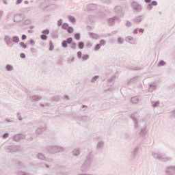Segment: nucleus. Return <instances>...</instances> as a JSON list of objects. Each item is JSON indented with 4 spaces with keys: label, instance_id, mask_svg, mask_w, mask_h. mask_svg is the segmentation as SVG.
<instances>
[{
    "label": "nucleus",
    "instance_id": "f257e3e1",
    "mask_svg": "<svg viewBox=\"0 0 175 175\" xmlns=\"http://www.w3.org/2000/svg\"><path fill=\"white\" fill-rule=\"evenodd\" d=\"M92 163V153L90 152L86 156V159L83 161V164L80 167V170L82 173H87L90 172L91 165Z\"/></svg>",
    "mask_w": 175,
    "mask_h": 175
},
{
    "label": "nucleus",
    "instance_id": "f03ea898",
    "mask_svg": "<svg viewBox=\"0 0 175 175\" xmlns=\"http://www.w3.org/2000/svg\"><path fill=\"white\" fill-rule=\"evenodd\" d=\"M62 47L63 49H68V45L70 44V47L71 50H76L77 49V44L73 42V38L69 37L66 40L62 41Z\"/></svg>",
    "mask_w": 175,
    "mask_h": 175
},
{
    "label": "nucleus",
    "instance_id": "7ed1b4c3",
    "mask_svg": "<svg viewBox=\"0 0 175 175\" xmlns=\"http://www.w3.org/2000/svg\"><path fill=\"white\" fill-rule=\"evenodd\" d=\"M45 149L49 154H57V152H64L65 151L63 147L57 145L47 146Z\"/></svg>",
    "mask_w": 175,
    "mask_h": 175
},
{
    "label": "nucleus",
    "instance_id": "20e7f679",
    "mask_svg": "<svg viewBox=\"0 0 175 175\" xmlns=\"http://www.w3.org/2000/svg\"><path fill=\"white\" fill-rule=\"evenodd\" d=\"M152 155L154 159H157L161 162H172L173 159L172 157L165 156L163 153L152 152Z\"/></svg>",
    "mask_w": 175,
    "mask_h": 175
},
{
    "label": "nucleus",
    "instance_id": "39448f33",
    "mask_svg": "<svg viewBox=\"0 0 175 175\" xmlns=\"http://www.w3.org/2000/svg\"><path fill=\"white\" fill-rule=\"evenodd\" d=\"M131 6L134 12L140 13L143 10V6L135 1H131Z\"/></svg>",
    "mask_w": 175,
    "mask_h": 175
},
{
    "label": "nucleus",
    "instance_id": "423d86ee",
    "mask_svg": "<svg viewBox=\"0 0 175 175\" xmlns=\"http://www.w3.org/2000/svg\"><path fill=\"white\" fill-rule=\"evenodd\" d=\"M137 114V113L135 112L131 115V118L133 121L135 129H139L140 128V122H139L138 120L136 119V117H135V116H136Z\"/></svg>",
    "mask_w": 175,
    "mask_h": 175
},
{
    "label": "nucleus",
    "instance_id": "0eeeda50",
    "mask_svg": "<svg viewBox=\"0 0 175 175\" xmlns=\"http://www.w3.org/2000/svg\"><path fill=\"white\" fill-rule=\"evenodd\" d=\"M165 175H175V165H169L165 169Z\"/></svg>",
    "mask_w": 175,
    "mask_h": 175
},
{
    "label": "nucleus",
    "instance_id": "6e6552de",
    "mask_svg": "<svg viewBox=\"0 0 175 175\" xmlns=\"http://www.w3.org/2000/svg\"><path fill=\"white\" fill-rule=\"evenodd\" d=\"M116 21H118V23H120V21H121V20L117 16H114L107 19V23L110 27H113V25H114V24H116Z\"/></svg>",
    "mask_w": 175,
    "mask_h": 175
},
{
    "label": "nucleus",
    "instance_id": "1a4fd4ad",
    "mask_svg": "<svg viewBox=\"0 0 175 175\" xmlns=\"http://www.w3.org/2000/svg\"><path fill=\"white\" fill-rule=\"evenodd\" d=\"M146 18V16L144 15H138L135 16L133 20V24H140L142 21H143Z\"/></svg>",
    "mask_w": 175,
    "mask_h": 175
},
{
    "label": "nucleus",
    "instance_id": "9d476101",
    "mask_svg": "<svg viewBox=\"0 0 175 175\" xmlns=\"http://www.w3.org/2000/svg\"><path fill=\"white\" fill-rule=\"evenodd\" d=\"M114 12L119 16V17H123L124 16V12L122 11V7L121 5H117L114 8Z\"/></svg>",
    "mask_w": 175,
    "mask_h": 175
},
{
    "label": "nucleus",
    "instance_id": "9b49d317",
    "mask_svg": "<svg viewBox=\"0 0 175 175\" xmlns=\"http://www.w3.org/2000/svg\"><path fill=\"white\" fill-rule=\"evenodd\" d=\"M139 150H140V147L136 146L131 151V159H136V157H137V154H139Z\"/></svg>",
    "mask_w": 175,
    "mask_h": 175
},
{
    "label": "nucleus",
    "instance_id": "f8f14e48",
    "mask_svg": "<svg viewBox=\"0 0 175 175\" xmlns=\"http://www.w3.org/2000/svg\"><path fill=\"white\" fill-rule=\"evenodd\" d=\"M24 20L23 15L21 14H18L14 16L13 21L14 23H21Z\"/></svg>",
    "mask_w": 175,
    "mask_h": 175
},
{
    "label": "nucleus",
    "instance_id": "ddd939ff",
    "mask_svg": "<svg viewBox=\"0 0 175 175\" xmlns=\"http://www.w3.org/2000/svg\"><path fill=\"white\" fill-rule=\"evenodd\" d=\"M116 79H117V74H114L113 76L110 77L107 79V84L109 87H111L113 84H114V81H116Z\"/></svg>",
    "mask_w": 175,
    "mask_h": 175
},
{
    "label": "nucleus",
    "instance_id": "4468645a",
    "mask_svg": "<svg viewBox=\"0 0 175 175\" xmlns=\"http://www.w3.org/2000/svg\"><path fill=\"white\" fill-rule=\"evenodd\" d=\"M18 151V146H8L7 147V152H17Z\"/></svg>",
    "mask_w": 175,
    "mask_h": 175
},
{
    "label": "nucleus",
    "instance_id": "2eb2a0df",
    "mask_svg": "<svg viewBox=\"0 0 175 175\" xmlns=\"http://www.w3.org/2000/svg\"><path fill=\"white\" fill-rule=\"evenodd\" d=\"M73 118H78L80 121H84L85 122H87V121H90V118L88 116H81V117H76V113L73 112L72 113Z\"/></svg>",
    "mask_w": 175,
    "mask_h": 175
},
{
    "label": "nucleus",
    "instance_id": "dca6fc26",
    "mask_svg": "<svg viewBox=\"0 0 175 175\" xmlns=\"http://www.w3.org/2000/svg\"><path fill=\"white\" fill-rule=\"evenodd\" d=\"M147 133V124H145L139 130V136H146Z\"/></svg>",
    "mask_w": 175,
    "mask_h": 175
},
{
    "label": "nucleus",
    "instance_id": "f3484780",
    "mask_svg": "<svg viewBox=\"0 0 175 175\" xmlns=\"http://www.w3.org/2000/svg\"><path fill=\"white\" fill-rule=\"evenodd\" d=\"M3 40L8 47H12V38L10 36H5Z\"/></svg>",
    "mask_w": 175,
    "mask_h": 175
},
{
    "label": "nucleus",
    "instance_id": "a211bd4d",
    "mask_svg": "<svg viewBox=\"0 0 175 175\" xmlns=\"http://www.w3.org/2000/svg\"><path fill=\"white\" fill-rule=\"evenodd\" d=\"M158 87V84L157 83L154 82L152 83H150L149 85V92H154L157 90V88Z\"/></svg>",
    "mask_w": 175,
    "mask_h": 175
},
{
    "label": "nucleus",
    "instance_id": "6ab92c4d",
    "mask_svg": "<svg viewBox=\"0 0 175 175\" xmlns=\"http://www.w3.org/2000/svg\"><path fill=\"white\" fill-rule=\"evenodd\" d=\"M42 99V96L40 95H33L30 96L31 102H39Z\"/></svg>",
    "mask_w": 175,
    "mask_h": 175
},
{
    "label": "nucleus",
    "instance_id": "aec40b11",
    "mask_svg": "<svg viewBox=\"0 0 175 175\" xmlns=\"http://www.w3.org/2000/svg\"><path fill=\"white\" fill-rule=\"evenodd\" d=\"M104 146H105V141L103 140L98 141L96 146V150H103Z\"/></svg>",
    "mask_w": 175,
    "mask_h": 175
},
{
    "label": "nucleus",
    "instance_id": "412c9836",
    "mask_svg": "<svg viewBox=\"0 0 175 175\" xmlns=\"http://www.w3.org/2000/svg\"><path fill=\"white\" fill-rule=\"evenodd\" d=\"M126 42H128L130 44H136V40L132 36H127L126 38Z\"/></svg>",
    "mask_w": 175,
    "mask_h": 175
},
{
    "label": "nucleus",
    "instance_id": "4be33fe9",
    "mask_svg": "<svg viewBox=\"0 0 175 175\" xmlns=\"http://www.w3.org/2000/svg\"><path fill=\"white\" fill-rule=\"evenodd\" d=\"M14 142H20V140H23V139H25V135H21L20 134H16L13 137Z\"/></svg>",
    "mask_w": 175,
    "mask_h": 175
},
{
    "label": "nucleus",
    "instance_id": "5701e85b",
    "mask_svg": "<svg viewBox=\"0 0 175 175\" xmlns=\"http://www.w3.org/2000/svg\"><path fill=\"white\" fill-rule=\"evenodd\" d=\"M98 8V5L95 3H90L86 5L88 10H95Z\"/></svg>",
    "mask_w": 175,
    "mask_h": 175
},
{
    "label": "nucleus",
    "instance_id": "b1692460",
    "mask_svg": "<svg viewBox=\"0 0 175 175\" xmlns=\"http://www.w3.org/2000/svg\"><path fill=\"white\" fill-rule=\"evenodd\" d=\"M89 36L91 38V39H93L94 40H98V39H100V38L99 35L93 32H89Z\"/></svg>",
    "mask_w": 175,
    "mask_h": 175
},
{
    "label": "nucleus",
    "instance_id": "393cba45",
    "mask_svg": "<svg viewBox=\"0 0 175 175\" xmlns=\"http://www.w3.org/2000/svg\"><path fill=\"white\" fill-rule=\"evenodd\" d=\"M142 98H140L139 96H135L131 98V103L136 104V103H139V102H140Z\"/></svg>",
    "mask_w": 175,
    "mask_h": 175
},
{
    "label": "nucleus",
    "instance_id": "a878e982",
    "mask_svg": "<svg viewBox=\"0 0 175 175\" xmlns=\"http://www.w3.org/2000/svg\"><path fill=\"white\" fill-rule=\"evenodd\" d=\"M137 77H134L129 80H127L128 85H131V84H135L137 81Z\"/></svg>",
    "mask_w": 175,
    "mask_h": 175
},
{
    "label": "nucleus",
    "instance_id": "bb28decb",
    "mask_svg": "<svg viewBox=\"0 0 175 175\" xmlns=\"http://www.w3.org/2000/svg\"><path fill=\"white\" fill-rule=\"evenodd\" d=\"M80 148H75L72 151V154L74 157H79V155H80Z\"/></svg>",
    "mask_w": 175,
    "mask_h": 175
},
{
    "label": "nucleus",
    "instance_id": "cd10ccee",
    "mask_svg": "<svg viewBox=\"0 0 175 175\" xmlns=\"http://www.w3.org/2000/svg\"><path fill=\"white\" fill-rule=\"evenodd\" d=\"M37 158L38 159H41V161H47L46 157H44V154H43L42 153H38L37 154Z\"/></svg>",
    "mask_w": 175,
    "mask_h": 175
},
{
    "label": "nucleus",
    "instance_id": "c85d7f7f",
    "mask_svg": "<svg viewBox=\"0 0 175 175\" xmlns=\"http://www.w3.org/2000/svg\"><path fill=\"white\" fill-rule=\"evenodd\" d=\"M17 168L18 169H23V170H25V165H24V164H23V162L19 161V162H18Z\"/></svg>",
    "mask_w": 175,
    "mask_h": 175
},
{
    "label": "nucleus",
    "instance_id": "c756f323",
    "mask_svg": "<svg viewBox=\"0 0 175 175\" xmlns=\"http://www.w3.org/2000/svg\"><path fill=\"white\" fill-rule=\"evenodd\" d=\"M74 39H75V40H80V39H81V34H80V33H75L74 34Z\"/></svg>",
    "mask_w": 175,
    "mask_h": 175
},
{
    "label": "nucleus",
    "instance_id": "7c9ffc66",
    "mask_svg": "<svg viewBox=\"0 0 175 175\" xmlns=\"http://www.w3.org/2000/svg\"><path fill=\"white\" fill-rule=\"evenodd\" d=\"M77 46L79 50H83V49H84V42L83 41L79 42L77 44Z\"/></svg>",
    "mask_w": 175,
    "mask_h": 175
},
{
    "label": "nucleus",
    "instance_id": "2f4dec72",
    "mask_svg": "<svg viewBox=\"0 0 175 175\" xmlns=\"http://www.w3.org/2000/svg\"><path fill=\"white\" fill-rule=\"evenodd\" d=\"M5 70H7V72H12V70H13V66L7 64L5 66Z\"/></svg>",
    "mask_w": 175,
    "mask_h": 175
},
{
    "label": "nucleus",
    "instance_id": "473e14b6",
    "mask_svg": "<svg viewBox=\"0 0 175 175\" xmlns=\"http://www.w3.org/2000/svg\"><path fill=\"white\" fill-rule=\"evenodd\" d=\"M44 131H46V128L45 127H41V128H38L36 131V133H38V135H40L42 133V132H43Z\"/></svg>",
    "mask_w": 175,
    "mask_h": 175
},
{
    "label": "nucleus",
    "instance_id": "72a5a7b5",
    "mask_svg": "<svg viewBox=\"0 0 175 175\" xmlns=\"http://www.w3.org/2000/svg\"><path fill=\"white\" fill-rule=\"evenodd\" d=\"M12 40L14 42V43H18L20 42V38H18L17 36H15L12 37Z\"/></svg>",
    "mask_w": 175,
    "mask_h": 175
},
{
    "label": "nucleus",
    "instance_id": "f704fd0d",
    "mask_svg": "<svg viewBox=\"0 0 175 175\" xmlns=\"http://www.w3.org/2000/svg\"><path fill=\"white\" fill-rule=\"evenodd\" d=\"M165 66H166V62H165L164 60H160L157 64V66H159V68Z\"/></svg>",
    "mask_w": 175,
    "mask_h": 175
},
{
    "label": "nucleus",
    "instance_id": "c9c22d12",
    "mask_svg": "<svg viewBox=\"0 0 175 175\" xmlns=\"http://www.w3.org/2000/svg\"><path fill=\"white\" fill-rule=\"evenodd\" d=\"M88 59H90V55L85 54L82 56V61L85 62Z\"/></svg>",
    "mask_w": 175,
    "mask_h": 175
},
{
    "label": "nucleus",
    "instance_id": "e433bc0d",
    "mask_svg": "<svg viewBox=\"0 0 175 175\" xmlns=\"http://www.w3.org/2000/svg\"><path fill=\"white\" fill-rule=\"evenodd\" d=\"M49 51H53V50H54V44H53V41H51V40L49 41Z\"/></svg>",
    "mask_w": 175,
    "mask_h": 175
},
{
    "label": "nucleus",
    "instance_id": "4c0bfd02",
    "mask_svg": "<svg viewBox=\"0 0 175 175\" xmlns=\"http://www.w3.org/2000/svg\"><path fill=\"white\" fill-rule=\"evenodd\" d=\"M16 174L17 175H31V174H29V173H27V172H25L23 171H21V170L18 171L16 172Z\"/></svg>",
    "mask_w": 175,
    "mask_h": 175
},
{
    "label": "nucleus",
    "instance_id": "58836bf2",
    "mask_svg": "<svg viewBox=\"0 0 175 175\" xmlns=\"http://www.w3.org/2000/svg\"><path fill=\"white\" fill-rule=\"evenodd\" d=\"M68 18L69 20V21H70V23H76V18H75L72 16H68Z\"/></svg>",
    "mask_w": 175,
    "mask_h": 175
},
{
    "label": "nucleus",
    "instance_id": "ea45409f",
    "mask_svg": "<svg viewBox=\"0 0 175 175\" xmlns=\"http://www.w3.org/2000/svg\"><path fill=\"white\" fill-rule=\"evenodd\" d=\"M159 105V101H153L152 102V107H158V106Z\"/></svg>",
    "mask_w": 175,
    "mask_h": 175
},
{
    "label": "nucleus",
    "instance_id": "a19ab883",
    "mask_svg": "<svg viewBox=\"0 0 175 175\" xmlns=\"http://www.w3.org/2000/svg\"><path fill=\"white\" fill-rule=\"evenodd\" d=\"M117 42H118V44H124V38L119 37L117 39Z\"/></svg>",
    "mask_w": 175,
    "mask_h": 175
},
{
    "label": "nucleus",
    "instance_id": "79ce46f5",
    "mask_svg": "<svg viewBox=\"0 0 175 175\" xmlns=\"http://www.w3.org/2000/svg\"><path fill=\"white\" fill-rule=\"evenodd\" d=\"M48 38L49 37L46 34H41L40 35V40H47Z\"/></svg>",
    "mask_w": 175,
    "mask_h": 175
},
{
    "label": "nucleus",
    "instance_id": "37998d69",
    "mask_svg": "<svg viewBox=\"0 0 175 175\" xmlns=\"http://www.w3.org/2000/svg\"><path fill=\"white\" fill-rule=\"evenodd\" d=\"M77 55L78 59H81V58H83V53L80 51L77 53Z\"/></svg>",
    "mask_w": 175,
    "mask_h": 175
},
{
    "label": "nucleus",
    "instance_id": "c03bdc74",
    "mask_svg": "<svg viewBox=\"0 0 175 175\" xmlns=\"http://www.w3.org/2000/svg\"><path fill=\"white\" fill-rule=\"evenodd\" d=\"M42 35H49L50 33V29H46L42 31Z\"/></svg>",
    "mask_w": 175,
    "mask_h": 175
},
{
    "label": "nucleus",
    "instance_id": "a18cd8bd",
    "mask_svg": "<svg viewBox=\"0 0 175 175\" xmlns=\"http://www.w3.org/2000/svg\"><path fill=\"white\" fill-rule=\"evenodd\" d=\"M100 47L102 46L100 44H96L94 46V51H99V50H100Z\"/></svg>",
    "mask_w": 175,
    "mask_h": 175
},
{
    "label": "nucleus",
    "instance_id": "49530a36",
    "mask_svg": "<svg viewBox=\"0 0 175 175\" xmlns=\"http://www.w3.org/2000/svg\"><path fill=\"white\" fill-rule=\"evenodd\" d=\"M98 79H99L98 75H95L94 77H93L92 78V79L90 80V81H91L92 83H95V81H96V80H98Z\"/></svg>",
    "mask_w": 175,
    "mask_h": 175
},
{
    "label": "nucleus",
    "instance_id": "de8ad7c7",
    "mask_svg": "<svg viewBox=\"0 0 175 175\" xmlns=\"http://www.w3.org/2000/svg\"><path fill=\"white\" fill-rule=\"evenodd\" d=\"M69 27V24L64 23L62 25V29H68V27Z\"/></svg>",
    "mask_w": 175,
    "mask_h": 175
},
{
    "label": "nucleus",
    "instance_id": "09e8293b",
    "mask_svg": "<svg viewBox=\"0 0 175 175\" xmlns=\"http://www.w3.org/2000/svg\"><path fill=\"white\" fill-rule=\"evenodd\" d=\"M66 30L68 33H73L74 29L72 27L68 26Z\"/></svg>",
    "mask_w": 175,
    "mask_h": 175
},
{
    "label": "nucleus",
    "instance_id": "8fccbe9b",
    "mask_svg": "<svg viewBox=\"0 0 175 175\" xmlns=\"http://www.w3.org/2000/svg\"><path fill=\"white\" fill-rule=\"evenodd\" d=\"M22 24L23 25H29V24H31V20H25Z\"/></svg>",
    "mask_w": 175,
    "mask_h": 175
},
{
    "label": "nucleus",
    "instance_id": "3c124183",
    "mask_svg": "<svg viewBox=\"0 0 175 175\" xmlns=\"http://www.w3.org/2000/svg\"><path fill=\"white\" fill-rule=\"evenodd\" d=\"M100 44V46H105L106 45V40H100V41H99V44Z\"/></svg>",
    "mask_w": 175,
    "mask_h": 175
},
{
    "label": "nucleus",
    "instance_id": "603ef678",
    "mask_svg": "<svg viewBox=\"0 0 175 175\" xmlns=\"http://www.w3.org/2000/svg\"><path fill=\"white\" fill-rule=\"evenodd\" d=\"M20 47H22V49H27V44L24 43V42H21L19 43Z\"/></svg>",
    "mask_w": 175,
    "mask_h": 175
},
{
    "label": "nucleus",
    "instance_id": "864d4df0",
    "mask_svg": "<svg viewBox=\"0 0 175 175\" xmlns=\"http://www.w3.org/2000/svg\"><path fill=\"white\" fill-rule=\"evenodd\" d=\"M75 61V57H68L67 62L68 64H72V62H73Z\"/></svg>",
    "mask_w": 175,
    "mask_h": 175
},
{
    "label": "nucleus",
    "instance_id": "5fc2aeb1",
    "mask_svg": "<svg viewBox=\"0 0 175 175\" xmlns=\"http://www.w3.org/2000/svg\"><path fill=\"white\" fill-rule=\"evenodd\" d=\"M52 100L54 102H58L59 100V96H55L53 97Z\"/></svg>",
    "mask_w": 175,
    "mask_h": 175
},
{
    "label": "nucleus",
    "instance_id": "6e6d98bb",
    "mask_svg": "<svg viewBox=\"0 0 175 175\" xmlns=\"http://www.w3.org/2000/svg\"><path fill=\"white\" fill-rule=\"evenodd\" d=\"M125 25H126L128 28H129V27H132V23H131V21H127L126 22V23H125Z\"/></svg>",
    "mask_w": 175,
    "mask_h": 175
},
{
    "label": "nucleus",
    "instance_id": "4d7b16f0",
    "mask_svg": "<svg viewBox=\"0 0 175 175\" xmlns=\"http://www.w3.org/2000/svg\"><path fill=\"white\" fill-rule=\"evenodd\" d=\"M150 4H152V6H158V2L157 1H150Z\"/></svg>",
    "mask_w": 175,
    "mask_h": 175
},
{
    "label": "nucleus",
    "instance_id": "13d9d810",
    "mask_svg": "<svg viewBox=\"0 0 175 175\" xmlns=\"http://www.w3.org/2000/svg\"><path fill=\"white\" fill-rule=\"evenodd\" d=\"M17 117H18V121H23V118H21V114L20 113V112L17 113Z\"/></svg>",
    "mask_w": 175,
    "mask_h": 175
},
{
    "label": "nucleus",
    "instance_id": "bf43d9fd",
    "mask_svg": "<svg viewBox=\"0 0 175 175\" xmlns=\"http://www.w3.org/2000/svg\"><path fill=\"white\" fill-rule=\"evenodd\" d=\"M86 47L87 49H91V47H92V44L90 43V42H87Z\"/></svg>",
    "mask_w": 175,
    "mask_h": 175
},
{
    "label": "nucleus",
    "instance_id": "052dcab7",
    "mask_svg": "<svg viewBox=\"0 0 175 175\" xmlns=\"http://www.w3.org/2000/svg\"><path fill=\"white\" fill-rule=\"evenodd\" d=\"M125 137L127 140H131L132 139V136L129 134H126Z\"/></svg>",
    "mask_w": 175,
    "mask_h": 175
},
{
    "label": "nucleus",
    "instance_id": "680f3d73",
    "mask_svg": "<svg viewBox=\"0 0 175 175\" xmlns=\"http://www.w3.org/2000/svg\"><path fill=\"white\" fill-rule=\"evenodd\" d=\"M57 27H61V25H62V19H59L57 21Z\"/></svg>",
    "mask_w": 175,
    "mask_h": 175
},
{
    "label": "nucleus",
    "instance_id": "e2e57ef3",
    "mask_svg": "<svg viewBox=\"0 0 175 175\" xmlns=\"http://www.w3.org/2000/svg\"><path fill=\"white\" fill-rule=\"evenodd\" d=\"M147 10H152V5L150 3H148L147 5Z\"/></svg>",
    "mask_w": 175,
    "mask_h": 175
},
{
    "label": "nucleus",
    "instance_id": "0e129e2a",
    "mask_svg": "<svg viewBox=\"0 0 175 175\" xmlns=\"http://www.w3.org/2000/svg\"><path fill=\"white\" fill-rule=\"evenodd\" d=\"M30 51H31V53H38V49H36V48H31V49H30Z\"/></svg>",
    "mask_w": 175,
    "mask_h": 175
},
{
    "label": "nucleus",
    "instance_id": "69168bd1",
    "mask_svg": "<svg viewBox=\"0 0 175 175\" xmlns=\"http://www.w3.org/2000/svg\"><path fill=\"white\" fill-rule=\"evenodd\" d=\"M3 139H6V137H9V133H5L2 135Z\"/></svg>",
    "mask_w": 175,
    "mask_h": 175
},
{
    "label": "nucleus",
    "instance_id": "338daca9",
    "mask_svg": "<svg viewBox=\"0 0 175 175\" xmlns=\"http://www.w3.org/2000/svg\"><path fill=\"white\" fill-rule=\"evenodd\" d=\"M20 57H21L23 59H24L27 56L25 55V53H20Z\"/></svg>",
    "mask_w": 175,
    "mask_h": 175
},
{
    "label": "nucleus",
    "instance_id": "774afa93",
    "mask_svg": "<svg viewBox=\"0 0 175 175\" xmlns=\"http://www.w3.org/2000/svg\"><path fill=\"white\" fill-rule=\"evenodd\" d=\"M3 122H14V121L10 120V119L6 118V119L3 121Z\"/></svg>",
    "mask_w": 175,
    "mask_h": 175
}]
</instances>
